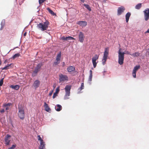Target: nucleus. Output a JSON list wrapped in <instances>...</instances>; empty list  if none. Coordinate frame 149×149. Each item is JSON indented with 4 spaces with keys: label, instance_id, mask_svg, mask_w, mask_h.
<instances>
[{
    "label": "nucleus",
    "instance_id": "nucleus-20",
    "mask_svg": "<svg viewBox=\"0 0 149 149\" xmlns=\"http://www.w3.org/2000/svg\"><path fill=\"white\" fill-rule=\"evenodd\" d=\"M62 108V106L59 104H57L55 107L56 110L58 111H60Z\"/></svg>",
    "mask_w": 149,
    "mask_h": 149
},
{
    "label": "nucleus",
    "instance_id": "nucleus-34",
    "mask_svg": "<svg viewBox=\"0 0 149 149\" xmlns=\"http://www.w3.org/2000/svg\"><path fill=\"white\" fill-rule=\"evenodd\" d=\"M3 78H2L0 81V86H1L3 83Z\"/></svg>",
    "mask_w": 149,
    "mask_h": 149
},
{
    "label": "nucleus",
    "instance_id": "nucleus-27",
    "mask_svg": "<svg viewBox=\"0 0 149 149\" xmlns=\"http://www.w3.org/2000/svg\"><path fill=\"white\" fill-rule=\"evenodd\" d=\"M84 5L85 7L89 10L90 11L91 10V9L90 6L86 4H84Z\"/></svg>",
    "mask_w": 149,
    "mask_h": 149
},
{
    "label": "nucleus",
    "instance_id": "nucleus-7",
    "mask_svg": "<svg viewBox=\"0 0 149 149\" xmlns=\"http://www.w3.org/2000/svg\"><path fill=\"white\" fill-rule=\"evenodd\" d=\"M68 77L66 75L61 74L59 76V83L65 81H68Z\"/></svg>",
    "mask_w": 149,
    "mask_h": 149
},
{
    "label": "nucleus",
    "instance_id": "nucleus-39",
    "mask_svg": "<svg viewBox=\"0 0 149 149\" xmlns=\"http://www.w3.org/2000/svg\"><path fill=\"white\" fill-rule=\"evenodd\" d=\"M59 87H58L56 89V91L55 93H58L59 91Z\"/></svg>",
    "mask_w": 149,
    "mask_h": 149
},
{
    "label": "nucleus",
    "instance_id": "nucleus-24",
    "mask_svg": "<svg viewBox=\"0 0 149 149\" xmlns=\"http://www.w3.org/2000/svg\"><path fill=\"white\" fill-rule=\"evenodd\" d=\"M140 54V53L138 52H136L132 54H130L133 57H137L139 56Z\"/></svg>",
    "mask_w": 149,
    "mask_h": 149
},
{
    "label": "nucleus",
    "instance_id": "nucleus-5",
    "mask_svg": "<svg viewBox=\"0 0 149 149\" xmlns=\"http://www.w3.org/2000/svg\"><path fill=\"white\" fill-rule=\"evenodd\" d=\"M109 48L107 47L105 48L104 52V56L102 58V64L104 65L107 61L109 54Z\"/></svg>",
    "mask_w": 149,
    "mask_h": 149
},
{
    "label": "nucleus",
    "instance_id": "nucleus-26",
    "mask_svg": "<svg viewBox=\"0 0 149 149\" xmlns=\"http://www.w3.org/2000/svg\"><path fill=\"white\" fill-rule=\"evenodd\" d=\"M140 68V65H137L135 66L133 70V71L136 72Z\"/></svg>",
    "mask_w": 149,
    "mask_h": 149
},
{
    "label": "nucleus",
    "instance_id": "nucleus-36",
    "mask_svg": "<svg viewBox=\"0 0 149 149\" xmlns=\"http://www.w3.org/2000/svg\"><path fill=\"white\" fill-rule=\"evenodd\" d=\"M136 72H134L133 71V72L132 73V76L134 78H136Z\"/></svg>",
    "mask_w": 149,
    "mask_h": 149
},
{
    "label": "nucleus",
    "instance_id": "nucleus-13",
    "mask_svg": "<svg viewBox=\"0 0 149 149\" xmlns=\"http://www.w3.org/2000/svg\"><path fill=\"white\" fill-rule=\"evenodd\" d=\"M125 10V8L123 6H121L118 7L117 10V15L119 16L121 15L124 12Z\"/></svg>",
    "mask_w": 149,
    "mask_h": 149
},
{
    "label": "nucleus",
    "instance_id": "nucleus-1",
    "mask_svg": "<svg viewBox=\"0 0 149 149\" xmlns=\"http://www.w3.org/2000/svg\"><path fill=\"white\" fill-rule=\"evenodd\" d=\"M122 49L120 48L118 52V63L120 65L123 64L124 58V54H130V53L128 51H127L125 53L121 52Z\"/></svg>",
    "mask_w": 149,
    "mask_h": 149
},
{
    "label": "nucleus",
    "instance_id": "nucleus-3",
    "mask_svg": "<svg viewBox=\"0 0 149 149\" xmlns=\"http://www.w3.org/2000/svg\"><path fill=\"white\" fill-rule=\"evenodd\" d=\"M18 112L17 114L18 117L21 120H23L25 118L24 109L22 107H18Z\"/></svg>",
    "mask_w": 149,
    "mask_h": 149
},
{
    "label": "nucleus",
    "instance_id": "nucleus-45",
    "mask_svg": "<svg viewBox=\"0 0 149 149\" xmlns=\"http://www.w3.org/2000/svg\"><path fill=\"white\" fill-rule=\"evenodd\" d=\"M3 26H2L1 25V28L0 29V30H1L2 29H3Z\"/></svg>",
    "mask_w": 149,
    "mask_h": 149
},
{
    "label": "nucleus",
    "instance_id": "nucleus-47",
    "mask_svg": "<svg viewBox=\"0 0 149 149\" xmlns=\"http://www.w3.org/2000/svg\"><path fill=\"white\" fill-rule=\"evenodd\" d=\"M56 86L55 84L53 85V87L54 88H55Z\"/></svg>",
    "mask_w": 149,
    "mask_h": 149
},
{
    "label": "nucleus",
    "instance_id": "nucleus-44",
    "mask_svg": "<svg viewBox=\"0 0 149 149\" xmlns=\"http://www.w3.org/2000/svg\"><path fill=\"white\" fill-rule=\"evenodd\" d=\"M145 33H149V29H148L147 31H146V32H145Z\"/></svg>",
    "mask_w": 149,
    "mask_h": 149
},
{
    "label": "nucleus",
    "instance_id": "nucleus-41",
    "mask_svg": "<svg viewBox=\"0 0 149 149\" xmlns=\"http://www.w3.org/2000/svg\"><path fill=\"white\" fill-rule=\"evenodd\" d=\"M5 112V110L4 109H2L0 111V112L1 113H3Z\"/></svg>",
    "mask_w": 149,
    "mask_h": 149
},
{
    "label": "nucleus",
    "instance_id": "nucleus-28",
    "mask_svg": "<svg viewBox=\"0 0 149 149\" xmlns=\"http://www.w3.org/2000/svg\"><path fill=\"white\" fill-rule=\"evenodd\" d=\"M142 6L141 3H139L136 5L135 7V8L137 9H139Z\"/></svg>",
    "mask_w": 149,
    "mask_h": 149
},
{
    "label": "nucleus",
    "instance_id": "nucleus-37",
    "mask_svg": "<svg viewBox=\"0 0 149 149\" xmlns=\"http://www.w3.org/2000/svg\"><path fill=\"white\" fill-rule=\"evenodd\" d=\"M61 39L62 40H68L67 37H66L64 36L62 37L61 38Z\"/></svg>",
    "mask_w": 149,
    "mask_h": 149
},
{
    "label": "nucleus",
    "instance_id": "nucleus-18",
    "mask_svg": "<svg viewBox=\"0 0 149 149\" xmlns=\"http://www.w3.org/2000/svg\"><path fill=\"white\" fill-rule=\"evenodd\" d=\"M12 65H13V64L12 63L10 64H8L7 66H6L4 68H1V69L2 70H7L11 68H12Z\"/></svg>",
    "mask_w": 149,
    "mask_h": 149
},
{
    "label": "nucleus",
    "instance_id": "nucleus-22",
    "mask_svg": "<svg viewBox=\"0 0 149 149\" xmlns=\"http://www.w3.org/2000/svg\"><path fill=\"white\" fill-rule=\"evenodd\" d=\"M45 142L40 143V145L39 146V149H45Z\"/></svg>",
    "mask_w": 149,
    "mask_h": 149
},
{
    "label": "nucleus",
    "instance_id": "nucleus-6",
    "mask_svg": "<svg viewBox=\"0 0 149 149\" xmlns=\"http://www.w3.org/2000/svg\"><path fill=\"white\" fill-rule=\"evenodd\" d=\"M42 65V64L41 63H39L37 65L34 70L33 71L32 73V77H34L37 75L38 72L40 70V68Z\"/></svg>",
    "mask_w": 149,
    "mask_h": 149
},
{
    "label": "nucleus",
    "instance_id": "nucleus-11",
    "mask_svg": "<svg viewBox=\"0 0 149 149\" xmlns=\"http://www.w3.org/2000/svg\"><path fill=\"white\" fill-rule=\"evenodd\" d=\"M11 136L7 134L6 136L4 138L5 143L6 145H9L10 141Z\"/></svg>",
    "mask_w": 149,
    "mask_h": 149
},
{
    "label": "nucleus",
    "instance_id": "nucleus-4",
    "mask_svg": "<svg viewBox=\"0 0 149 149\" xmlns=\"http://www.w3.org/2000/svg\"><path fill=\"white\" fill-rule=\"evenodd\" d=\"M71 86L67 85L65 88V93L64 96V99L67 100L69 98L68 97L70 95V91L71 89Z\"/></svg>",
    "mask_w": 149,
    "mask_h": 149
},
{
    "label": "nucleus",
    "instance_id": "nucleus-2",
    "mask_svg": "<svg viewBox=\"0 0 149 149\" xmlns=\"http://www.w3.org/2000/svg\"><path fill=\"white\" fill-rule=\"evenodd\" d=\"M49 22L48 21H46L43 23H39L37 24V28L42 31L47 30L48 28Z\"/></svg>",
    "mask_w": 149,
    "mask_h": 149
},
{
    "label": "nucleus",
    "instance_id": "nucleus-21",
    "mask_svg": "<svg viewBox=\"0 0 149 149\" xmlns=\"http://www.w3.org/2000/svg\"><path fill=\"white\" fill-rule=\"evenodd\" d=\"M131 15V13L130 12L127 13L125 15L126 21L127 22H128L130 17Z\"/></svg>",
    "mask_w": 149,
    "mask_h": 149
},
{
    "label": "nucleus",
    "instance_id": "nucleus-50",
    "mask_svg": "<svg viewBox=\"0 0 149 149\" xmlns=\"http://www.w3.org/2000/svg\"><path fill=\"white\" fill-rule=\"evenodd\" d=\"M65 65V63H64V62H63V66H64Z\"/></svg>",
    "mask_w": 149,
    "mask_h": 149
},
{
    "label": "nucleus",
    "instance_id": "nucleus-32",
    "mask_svg": "<svg viewBox=\"0 0 149 149\" xmlns=\"http://www.w3.org/2000/svg\"><path fill=\"white\" fill-rule=\"evenodd\" d=\"M11 105H12V104L11 103L4 104L3 105V107H9Z\"/></svg>",
    "mask_w": 149,
    "mask_h": 149
},
{
    "label": "nucleus",
    "instance_id": "nucleus-30",
    "mask_svg": "<svg viewBox=\"0 0 149 149\" xmlns=\"http://www.w3.org/2000/svg\"><path fill=\"white\" fill-rule=\"evenodd\" d=\"M84 88V83H82L81 85V87L79 88L78 90L80 91H81Z\"/></svg>",
    "mask_w": 149,
    "mask_h": 149
},
{
    "label": "nucleus",
    "instance_id": "nucleus-31",
    "mask_svg": "<svg viewBox=\"0 0 149 149\" xmlns=\"http://www.w3.org/2000/svg\"><path fill=\"white\" fill-rule=\"evenodd\" d=\"M20 56V54L19 53L15 54L13 56V59H15L16 58L19 57Z\"/></svg>",
    "mask_w": 149,
    "mask_h": 149
},
{
    "label": "nucleus",
    "instance_id": "nucleus-35",
    "mask_svg": "<svg viewBox=\"0 0 149 149\" xmlns=\"http://www.w3.org/2000/svg\"><path fill=\"white\" fill-rule=\"evenodd\" d=\"M67 39H68V40L75 39L74 38H73V37H72L71 36H70L67 37Z\"/></svg>",
    "mask_w": 149,
    "mask_h": 149
},
{
    "label": "nucleus",
    "instance_id": "nucleus-23",
    "mask_svg": "<svg viewBox=\"0 0 149 149\" xmlns=\"http://www.w3.org/2000/svg\"><path fill=\"white\" fill-rule=\"evenodd\" d=\"M47 10L50 13L52 14V15H55L56 14L54 13V12L52 10L49 8H47Z\"/></svg>",
    "mask_w": 149,
    "mask_h": 149
},
{
    "label": "nucleus",
    "instance_id": "nucleus-19",
    "mask_svg": "<svg viewBox=\"0 0 149 149\" xmlns=\"http://www.w3.org/2000/svg\"><path fill=\"white\" fill-rule=\"evenodd\" d=\"M19 86L17 85H11L10 86V88H11L15 90H18L19 88Z\"/></svg>",
    "mask_w": 149,
    "mask_h": 149
},
{
    "label": "nucleus",
    "instance_id": "nucleus-51",
    "mask_svg": "<svg viewBox=\"0 0 149 149\" xmlns=\"http://www.w3.org/2000/svg\"><path fill=\"white\" fill-rule=\"evenodd\" d=\"M26 34V33H24V35L25 36Z\"/></svg>",
    "mask_w": 149,
    "mask_h": 149
},
{
    "label": "nucleus",
    "instance_id": "nucleus-14",
    "mask_svg": "<svg viewBox=\"0 0 149 149\" xmlns=\"http://www.w3.org/2000/svg\"><path fill=\"white\" fill-rule=\"evenodd\" d=\"M77 24L79 25L82 27H84L86 26L87 24L86 21H79L77 22Z\"/></svg>",
    "mask_w": 149,
    "mask_h": 149
},
{
    "label": "nucleus",
    "instance_id": "nucleus-42",
    "mask_svg": "<svg viewBox=\"0 0 149 149\" xmlns=\"http://www.w3.org/2000/svg\"><path fill=\"white\" fill-rule=\"evenodd\" d=\"M53 92V90H52L49 93V96H51L52 95Z\"/></svg>",
    "mask_w": 149,
    "mask_h": 149
},
{
    "label": "nucleus",
    "instance_id": "nucleus-38",
    "mask_svg": "<svg viewBox=\"0 0 149 149\" xmlns=\"http://www.w3.org/2000/svg\"><path fill=\"white\" fill-rule=\"evenodd\" d=\"M46 0H39V3L40 4H41L43 2H44Z\"/></svg>",
    "mask_w": 149,
    "mask_h": 149
},
{
    "label": "nucleus",
    "instance_id": "nucleus-43",
    "mask_svg": "<svg viewBox=\"0 0 149 149\" xmlns=\"http://www.w3.org/2000/svg\"><path fill=\"white\" fill-rule=\"evenodd\" d=\"M6 107V111L9 110V107Z\"/></svg>",
    "mask_w": 149,
    "mask_h": 149
},
{
    "label": "nucleus",
    "instance_id": "nucleus-29",
    "mask_svg": "<svg viewBox=\"0 0 149 149\" xmlns=\"http://www.w3.org/2000/svg\"><path fill=\"white\" fill-rule=\"evenodd\" d=\"M37 137L38 140L40 141V143H42L44 142L43 139H41L40 135H38Z\"/></svg>",
    "mask_w": 149,
    "mask_h": 149
},
{
    "label": "nucleus",
    "instance_id": "nucleus-17",
    "mask_svg": "<svg viewBox=\"0 0 149 149\" xmlns=\"http://www.w3.org/2000/svg\"><path fill=\"white\" fill-rule=\"evenodd\" d=\"M67 70L69 72H71L75 70V68L73 66H69L67 68Z\"/></svg>",
    "mask_w": 149,
    "mask_h": 149
},
{
    "label": "nucleus",
    "instance_id": "nucleus-10",
    "mask_svg": "<svg viewBox=\"0 0 149 149\" xmlns=\"http://www.w3.org/2000/svg\"><path fill=\"white\" fill-rule=\"evenodd\" d=\"M99 56V55L95 54L92 58V62L94 68L96 66L97 62H96V61L98 59Z\"/></svg>",
    "mask_w": 149,
    "mask_h": 149
},
{
    "label": "nucleus",
    "instance_id": "nucleus-25",
    "mask_svg": "<svg viewBox=\"0 0 149 149\" xmlns=\"http://www.w3.org/2000/svg\"><path fill=\"white\" fill-rule=\"evenodd\" d=\"M90 75L89 76L88 80L89 81H92L93 75H92V71L91 70L90 71Z\"/></svg>",
    "mask_w": 149,
    "mask_h": 149
},
{
    "label": "nucleus",
    "instance_id": "nucleus-49",
    "mask_svg": "<svg viewBox=\"0 0 149 149\" xmlns=\"http://www.w3.org/2000/svg\"><path fill=\"white\" fill-rule=\"evenodd\" d=\"M147 52L148 53V54H149V48L148 49Z\"/></svg>",
    "mask_w": 149,
    "mask_h": 149
},
{
    "label": "nucleus",
    "instance_id": "nucleus-15",
    "mask_svg": "<svg viewBox=\"0 0 149 149\" xmlns=\"http://www.w3.org/2000/svg\"><path fill=\"white\" fill-rule=\"evenodd\" d=\"M40 81L38 80H36L34 81L33 86L36 89L38 87L40 86Z\"/></svg>",
    "mask_w": 149,
    "mask_h": 149
},
{
    "label": "nucleus",
    "instance_id": "nucleus-48",
    "mask_svg": "<svg viewBox=\"0 0 149 149\" xmlns=\"http://www.w3.org/2000/svg\"><path fill=\"white\" fill-rule=\"evenodd\" d=\"M1 60L0 59V66L1 65Z\"/></svg>",
    "mask_w": 149,
    "mask_h": 149
},
{
    "label": "nucleus",
    "instance_id": "nucleus-12",
    "mask_svg": "<svg viewBox=\"0 0 149 149\" xmlns=\"http://www.w3.org/2000/svg\"><path fill=\"white\" fill-rule=\"evenodd\" d=\"M78 38L79 41L81 42H83L85 38L84 33L81 32H80Z\"/></svg>",
    "mask_w": 149,
    "mask_h": 149
},
{
    "label": "nucleus",
    "instance_id": "nucleus-40",
    "mask_svg": "<svg viewBox=\"0 0 149 149\" xmlns=\"http://www.w3.org/2000/svg\"><path fill=\"white\" fill-rule=\"evenodd\" d=\"M57 93L55 92L54 93L53 96V99H54L57 96Z\"/></svg>",
    "mask_w": 149,
    "mask_h": 149
},
{
    "label": "nucleus",
    "instance_id": "nucleus-46",
    "mask_svg": "<svg viewBox=\"0 0 149 149\" xmlns=\"http://www.w3.org/2000/svg\"><path fill=\"white\" fill-rule=\"evenodd\" d=\"M82 2L84 3V0H80Z\"/></svg>",
    "mask_w": 149,
    "mask_h": 149
},
{
    "label": "nucleus",
    "instance_id": "nucleus-33",
    "mask_svg": "<svg viewBox=\"0 0 149 149\" xmlns=\"http://www.w3.org/2000/svg\"><path fill=\"white\" fill-rule=\"evenodd\" d=\"M16 146V144L13 145L12 146L8 148V149H14Z\"/></svg>",
    "mask_w": 149,
    "mask_h": 149
},
{
    "label": "nucleus",
    "instance_id": "nucleus-16",
    "mask_svg": "<svg viewBox=\"0 0 149 149\" xmlns=\"http://www.w3.org/2000/svg\"><path fill=\"white\" fill-rule=\"evenodd\" d=\"M44 107L45 108V110L47 112H49L51 111V109L49 107L48 104L46 102H44Z\"/></svg>",
    "mask_w": 149,
    "mask_h": 149
},
{
    "label": "nucleus",
    "instance_id": "nucleus-9",
    "mask_svg": "<svg viewBox=\"0 0 149 149\" xmlns=\"http://www.w3.org/2000/svg\"><path fill=\"white\" fill-rule=\"evenodd\" d=\"M143 12L145 20L147 21L149 19V8L146 9L143 11Z\"/></svg>",
    "mask_w": 149,
    "mask_h": 149
},
{
    "label": "nucleus",
    "instance_id": "nucleus-8",
    "mask_svg": "<svg viewBox=\"0 0 149 149\" xmlns=\"http://www.w3.org/2000/svg\"><path fill=\"white\" fill-rule=\"evenodd\" d=\"M61 52L58 54L56 56V61L54 62L53 65H56L59 63L61 61Z\"/></svg>",
    "mask_w": 149,
    "mask_h": 149
}]
</instances>
